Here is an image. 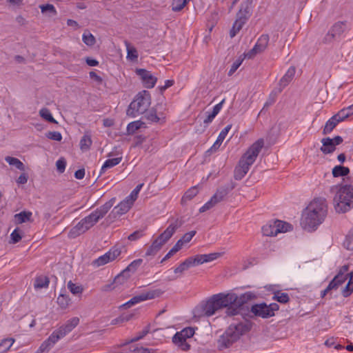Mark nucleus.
I'll return each instance as SVG.
<instances>
[{"mask_svg":"<svg viewBox=\"0 0 353 353\" xmlns=\"http://www.w3.org/2000/svg\"><path fill=\"white\" fill-rule=\"evenodd\" d=\"M327 215V204L325 199H314L304 210L302 219V227L309 231H314L321 225Z\"/></svg>","mask_w":353,"mask_h":353,"instance_id":"nucleus-1","label":"nucleus"},{"mask_svg":"<svg viewBox=\"0 0 353 353\" xmlns=\"http://www.w3.org/2000/svg\"><path fill=\"white\" fill-rule=\"evenodd\" d=\"M253 323L248 320L231 323L229 327L219 335L217 347L219 350L230 347L236 342L241 336L245 334L252 327Z\"/></svg>","mask_w":353,"mask_h":353,"instance_id":"nucleus-2","label":"nucleus"},{"mask_svg":"<svg viewBox=\"0 0 353 353\" xmlns=\"http://www.w3.org/2000/svg\"><path fill=\"white\" fill-rule=\"evenodd\" d=\"M263 143V139H259L242 156L234 171V177L236 180L242 179L248 173L250 167L254 163L262 149Z\"/></svg>","mask_w":353,"mask_h":353,"instance_id":"nucleus-3","label":"nucleus"},{"mask_svg":"<svg viewBox=\"0 0 353 353\" xmlns=\"http://www.w3.org/2000/svg\"><path fill=\"white\" fill-rule=\"evenodd\" d=\"M214 299L219 303V309L225 307L227 316H234L239 314L241 307L247 301L248 297L245 294L238 296L234 293H228L227 294L219 293L214 294Z\"/></svg>","mask_w":353,"mask_h":353,"instance_id":"nucleus-4","label":"nucleus"},{"mask_svg":"<svg viewBox=\"0 0 353 353\" xmlns=\"http://www.w3.org/2000/svg\"><path fill=\"white\" fill-rule=\"evenodd\" d=\"M353 205V185H345L340 188L334 198V209L338 213H345Z\"/></svg>","mask_w":353,"mask_h":353,"instance_id":"nucleus-5","label":"nucleus"},{"mask_svg":"<svg viewBox=\"0 0 353 353\" xmlns=\"http://www.w3.org/2000/svg\"><path fill=\"white\" fill-rule=\"evenodd\" d=\"M252 2L253 0H246L241 3V8L236 13V20L230 31V36L231 38H233L236 35L250 17L252 12Z\"/></svg>","mask_w":353,"mask_h":353,"instance_id":"nucleus-6","label":"nucleus"},{"mask_svg":"<svg viewBox=\"0 0 353 353\" xmlns=\"http://www.w3.org/2000/svg\"><path fill=\"white\" fill-rule=\"evenodd\" d=\"M293 230V226L285 221L275 220L270 221L262 228V232L268 236H276L281 232H286Z\"/></svg>","mask_w":353,"mask_h":353,"instance_id":"nucleus-7","label":"nucleus"},{"mask_svg":"<svg viewBox=\"0 0 353 353\" xmlns=\"http://www.w3.org/2000/svg\"><path fill=\"white\" fill-rule=\"evenodd\" d=\"M194 334V330L191 327H185L180 332H177L172 337V343L183 351H188L190 345L187 340Z\"/></svg>","mask_w":353,"mask_h":353,"instance_id":"nucleus-8","label":"nucleus"},{"mask_svg":"<svg viewBox=\"0 0 353 353\" xmlns=\"http://www.w3.org/2000/svg\"><path fill=\"white\" fill-rule=\"evenodd\" d=\"M279 306L276 303L267 305L265 303L255 304L251 307V312L255 316L267 319L274 316V312L279 310Z\"/></svg>","mask_w":353,"mask_h":353,"instance_id":"nucleus-9","label":"nucleus"},{"mask_svg":"<svg viewBox=\"0 0 353 353\" xmlns=\"http://www.w3.org/2000/svg\"><path fill=\"white\" fill-rule=\"evenodd\" d=\"M219 310V303L213 295L207 301L201 303L195 308L194 313L199 316H210Z\"/></svg>","mask_w":353,"mask_h":353,"instance_id":"nucleus-10","label":"nucleus"},{"mask_svg":"<svg viewBox=\"0 0 353 353\" xmlns=\"http://www.w3.org/2000/svg\"><path fill=\"white\" fill-rule=\"evenodd\" d=\"M163 292L160 289L149 290L147 292H144L139 295L134 296L130 300L127 301L126 303L122 304L119 308L120 309H128L131 307L132 306L141 303V301H144L149 299H153L157 297L160 296L162 294Z\"/></svg>","mask_w":353,"mask_h":353,"instance_id":"nucleus-11","label":"nucleus"},{"mask_svg":"<svg viewBox=\"0 0 353 353\" xmlns=\"http://www.w3.org/2000/svg\"><path fill=\"white\" fill-rule=\"evenodd\" d=\"M150 105V95L148 92L139 93L135 99L131 102L128 110H148Z\"/></svg>","mask_w":353,"mask_h":353,"instance_id":"nucleus-12","label":"nucleus"},{"mask_svg":"<svg viewBox=\"0 0 353 353\" xmlns=\"http://www.w3.org/2000/svg\"><path fill=\"white\" fill-rule=\"evenodd\" d=\"M180 226L181 223H179V221L176 219L173 223H171L166 230L154 241L160 243V246L162 248V246L172 237L176 229Z\"/></svg>","mask_w":353,"mask_h":353,"instance_id":"nucleus-13","label":"nucleus"},{"mask_svg":"<svg viewBox=\"0 0 353 353\" xmlns=\"http://www.w3.org/2000/svg\"><path fill=\"white\" fill-rule=\"evenodd\" d=\"M121 254V250L118 248L110 249V251L95 259L92 264L96 267L103 265L110 261H114Z\"/></svg>","mask_w":353,"mask_h":353,"instance_id":"nucleus-14","label":"nucleus"},{"mask_svg":"<svg viewBox=\"0 0 353 353\" xmlns=\"http://www.w3.org/2000/svg\"><path fill=\"white\" fill-rule=\"evenodd\" d=\"M345 30V23L339 21L333 25L327 34L325 36L323 41L325 43H331L337 37H339Z\"/></svg>","mask_w":353,"mask_h":353,"instance_id":"nucleus-15","label":"nucleus"},{"mask_svg":"<svg viewBox=\"0 0 353 353\" xmlns=\"http://www.w3.org/2000/svg\"><path fill=\"white\" fill-rule=\"evenodd\" d=\"M79 323L78 317H73L65 323V325L61 326L59 329L54 331L56 335H59L60 339L64 337L68 333L70 332Z\"/></svg>","mask_w":353,"mask_h":353,"instance_id":"nucleus-16","label":"nucleus"},{"mask_svg":"<svg viewBox=\"0 0 353 353\" xmlns=\"http://www.w3.org/2000/svg\"><path fill=\"white\" fill-rule=\"evenodd\" d=\"M236 183L231 181L228 184L219 187L215 194L212 196L217 203L222 201L224 198L236 187Z\"/></svg>","mask_w":353,"mask_h":353,"instance_id":"nucleus-17","label":"nucleus"},{"mask_svg":"<svg viewBox=\"0 0 353 353\" xmlns=\"http://www.w3.org/2000/svg\"><path fill=\"white\" fill-rule=\"evenodd\" d=\"M351 114H347L345 115H341L340 112H339L337 114L332 116L325 123L323 133V134H327L330 133L333 129L336 126V125L341 122L343 121L345 119L350 117Z\"/></svg>","mask_w":353,"mask_h":353,"instance_id":"nucleus-18","label":"nucleus"},{"mask_svg":"<svg viewBox=\"0 0 353 353\" xmlns=\"http://www.w3.org/2000/svg\"><path fill=\"white\" fill-rule=\"evenodd\" d=\"M136 73L140 77L146 88H152L154 86L157 79L150 72L145 69H137Z\"/></svg>","mask_w":353,"mask_h":353,"instance_id":"nucleus-19","label":"nucleus"},{"mask_svg":"<svg viewBox=\"0 0 353 353\" xmlns=\"http://www.w3.org/2000/svg\"><path fill=\"white\" fill-rule=\"evenodd\" d=\"M132 205L133 203L126 197L125 199L120 202L117 206L114 207L110 215H113V216L115 218L117 216L124 214L128 212Z\"/></svg>","mask_w":353,"mask_h":353,"instance_id":"nucleus-20","label":"nucleus"},{"mask_svg":"<svg viewBox=\"0 0 353 353\" xmlns=\"http://www.w3.org/2000/svg\"><path fill=\"white\" fill-rule=\"evenodd\" d=\"M59 339H60L59 335H56L53 332L48 339L42 343L39 349L35 353H48Z\"/></svg>","mask_w":353,"mask_h":353,"instance_id":"nucleus-21","label":"nucleus"},{"mask_svg":"<svg viewBox=\"0 0 353 353\" xmlns=\"http://www.w3.org/2000/svg\"><path fill=\"white\" fill-rule=\"evenodd\" d=\"M296 72V69L294 67L292 66L290 67L285 75L281 78V79L279 81L278 88V92H281L283 89L289 84V83L292 80L293 77H294Z\"/></svg>","mask_w":353,"mask_h":353,"instance_id":"nucleus-22","label":"nucleus"},{"mask_svg":"<svg viewBox=\"0 0 353 353\" xmlns=\"http://www.w3.org/2000/svg\"><path fill=\"white\" fill-rule=\"evenodd\" d=\"M88 230V229L84 223V221L81 219L74 227L70 229L68 236L70 239H74Z\"/></svg>","mask_w":353,"mask_h":353,"instance_id":"nucleus-23","label":"nucleus"},{"mask_svg":"<svg viewBox=\"0 0 353 353\" xmlns=\"http://www.w3.org/2000/svg\"><path fill=\"white\" fill-rule=\"evenodd\" d=\"M115 199L112 198L110 201L105 203L103 205L100 206L99 208H97L94 212L98 216V217L101 219L108 213V212L110 210V208L113 206Z\"/></svg>","mask_w":353,"mask_h":353,"instance_id":"nucleus-24","label":"nucleus"},{"mask_svg":"<svg viewBox=\"0 0 353 353\" xmlns=\"http://www.w3.org/2000/svg\"><path fill=\"white\" fill-rule=\"evenodd\" d=\"M333 141L329 137L323 138L321 140L323 145L320 148L321 151L325 154H330L336 150V147L333 144Z\"/></svg>","mask_w":353,"mask_h":353,"instance_id":"nucleus-25","label":"nucleus"},{"mask_svg":"<svg viewBox=\"0 0 353 353\" xmlns=\"http://www.w3.org/2000/svg\"><path fill=\"white\" fill-rule=\"evenodd\" d=\"M142 128H146V125L143 121H142L141 120L132 121L128 125L127 129H126V131H127L126 134L128 135L133 134L138 130H139Z\"/></svg>","mask_w":353,"mask_h":353,"instance_id":"nucleus-26","label":"nucleus"},{"mask_svg":"<svg viewBox=\"0 0 353 353\" xmlns=\"http://www.w3.org/2000/svg\"><path fill=\"white\" fill-rule=\"evenodd\" d=\"M32 216L31 212L22 211L18 214H14V220L15 224H21L30 221Z\"/></svg>","mask_w":353,"mask_h":353,"instance_id":"nucleus-27","label":"nucleus"},{"mask_svg":"<svg viewBox=\"0 0 353 353\" xmlns=\"http://www.w3.org/2000/svg\"><path fill=\"white\" fill-rule=\"evenodd\" d=\"M268 42H269L268 34H262L259 38L256 43L255 44V46L254 47L258 50V52H259L261 53L266 49V48L268 45Z\"/></svg>","mask_w":353,"mask_h":353,"instance_id":"nucleus-28","label":"nucleus"},{"mask_svg":"<svg viewBox=\"0 0 353 353\" xmlns=\"http://www.w3.org/2000/svg\"><path fill=\"white\" fill-rule=\"evenodd\" d=\"M199 193V190L197 186H193L188 190L184 195L183 196L181 203L182 205H185L187 201L192 199L197 194Z\"/></svg>","mask_w":353,"mask_h":353,"instance_id":"nucleus-29","label":"nucleus"},{"mask_svg":"<svg viewBox=\"0 0 353 353\" xmlns=\"http://www.w3.org/2000/svg\"><path fill=\"white\" fill-rule=\"evenodd\" d=\"M92 143V141L91 139V135L88 133H85L80 140V149L83 152L88 150L90 148Z\"/></svg>","mask_w":353,"mask_h":353,"instance_id":"nucleus-30","label":"nucleus"},{"mask_svg":"<svg viewBox=\"0 0 353 353\" xmlns=\"http://www.w3.org/2000/svg\"><path fill=\"white\" fill-rule=\"evenodd\" d=\"M49 283H50V279L48 276L41 275V276L36 277L34 283V287L36 289L48 288L49 285Z\"/></svg>","mask_w":353,"mask_h":353,"instance_id":"nucleus-31","label":"nucleus"},{"mask_svg":"<svg viewBox=\"0 0 353 353\" xmlns=\"http://www.w3.org/2000/svg\"><path fill=\"white\" fill-rule=\"evenodd\" d=\"M82 219L88 230L93 227L100 220L94 212H92L90 214Z\"/></svg>","mask_w":353,"mask_h":353,"instance_id":"nucleus-32","label":"nucleus"},{"mask_svg":"<svg viewBox=\"0 0 353 353\" xmlns=\"http://www.w3.org/2000/svg\"><path fill=\"white\" fill-rule=\"evenodd\" d=\"M5 161L10 165H13L21 171H25L26 170L24 164L17 158L8 156L5 158Z\"/></svg>","mask_w":353,"mask_h":353,"instance_id":"nucleus-33","label":"nucleus"},{"mask_svg":"<svg viewBox=\"0 0 353 353\" xmlns=\"http://www.w3.org/2000/svg\"><path fill=\"white\" fill-rule=\"evenodd\" d=\"M350 169L347 167L342 165H336L332 169V175L334 177L345 176L349 174Z\"/></svg>","mask_w":353,"mask_h":353,"instance_id":"nucleus-34","label":"nucleus"},{"mask_svg":"<svg viewBox=\"0 0 353 353\" xmlns=\"http://www.w3.org/2000/svg\"><path fill=\"white\" fill-rule=\"evenodd\" d=\"M121 160H122V157H116V158H113V159H109L106 160L101 168V173L104 172L105 170L108 168H112V167L118 165L119 163H120Z\"/></svg>","mask_w":353,"mask_h":353,"instance_id":"nucleus-35","label":"nucleus"},{"mask_svg":"<svg viewBox=\"0 0 353 353\" xmlns=\"http://www.w3.org/2000/svg\"><path fill=\"white\" fill-rule=\"evenodd\" d=\"M82 40L83 43L88 46H92L96 43L95 37L88 31H85L83 34Z\"/></svg>","mask_w":353,"mask_h":353,"instance_id":"nucleus-36","label":"nucleus"},{"mask_svg":"<svg viewBox=\"0 0 353 353\" xmlns=\"http://www.w3.org/2000/svg\"><path fill=\"white\" fill-rule=\"evenodd\" d=\"M22 234L23 232L19 228L14 229L10 234V240L9 243L15 244L19 242L22 239Z\"/></svg>","mask_w":353,"mask_h":353,"instance_id":"nucleus-37","label":"nucleus"},{"mask_svg":"<svg viewBox=\"0 0 353 353\" xmlns=\"http://www.w3.org/2000/svg\"><path fill=\"white\" fill-rule=\"evenodd\" d=\"M273 299L281 303H286L290 301V297L287 293L277 291L274 292Z\"/></svg>","mask_w":353,"mask_h":353,"instance_id":"nucleus-38","label":"nucleus"},{"mask_svg":"<svg viewBox=\"0 0 353 353\" xmlns=\"http://www.w3.org/2000/svg\"><path fill=\"white\" fill-rule=\"evenodd\" d=\"M14 339L12 338L5 339L0 343V353L7 352L12 345Z\"/></svg>","mask_w":353,"mask_h":353,"instance_id":"nucleus-39","label":"nucleus"},{"mask_svg":"<svg viewBox=\"0 0 353 353\" xmlns=\"http://www.w3.org/2000/svg\"><path fill=\"white\" fill-rule=\"evenodd\" d=\"M161 247L160 246V243L154 241L152 245L147 250L145 256H154L161 250Z\"/></svg>","mask_w":353,"mask_h":353,"instance_id":"nucleus-40","label":"nucleus"},{"mask_svg":"<svg viewBox=\"0 0 353 353\" xmlns=\"http://www.w3.org/2000/svg\"><path fill=\"white\" fill-rule=\"evenodd\" d=\"M130 276V274L124 270L114 278V283H115L116 285H121L127 281Z\"/></svg>","mask_w":353,"mask_h":353,"instance_id":"nucleus-41","label":"nucleus"},{"mask_svg":"<svg viewBox=\"0 0 353 353\" xmlns=\"http://www.w3.org/2000/svg\"><path fill=\"white\" fill-rule=\"evenodd\" d=\"M188 260L191 267L204 263L203 254H197L194 256L189 257Z\"/></svg>","mask_w":353,"mask_h":353,"instance_id":"nucleus-42","label":"nucleus"},{"mask_svg":"<svg viewBox=\"0 0 353 353\" xmlns=\"http://www.w3.org/2000/svg\"><path fill=\"white\" fill-rule=\"evenodd\" d=\"M196 233V232L195 230L185 233L179 240H178L177 243H179L180 245L183 247L185 243H189L192 240Z\"/></svg>","mask_w":353,"mask_h":353,"instance_id":"nucleus-43","label":"nucleus"},{"mask_svg":"<svg viewBox=\"0 0 353 353\" xmlns=\"http://www.w3.org/2000/svg\"><path fill=\"white\" fill-rule=\"evenodd\" d=\"M70 301V299L65 294H60L57 298V303L63 309H65L69 305Z\"/></svg>","mask_w":353,"mask_h":353,"instance_id":"nucleus-44","label":"nucleus"},{"mask_svg":"<svg viewBox=\"0 0 353 353\" xmlns=\"http://www.w3.org/2000/svg\"><path fill=\"white\" fill-rule=\"evenodd\" d=\"M68 288L73 294H81L83 292V288L81 285H77L70 281L68 283Z\"/></svg>","mask_w":353,"mask_h":353,"instance_id":"nucleus-45","label":"nucleus"},{"mask_svg":"<svg viewBox=\"0 0 353 353\" xmlns=\"http://www.w3.org/2000/svg\"><path fill=\"white\" fill-rule=\"evenodd\" d=\"M146 117L151 122L163 123L165 121V117L157 115V112H150Z\"/></svg>","mask_w":353,"mask_h":353,"instance_id":"nucleus-46","label":"nucleus"},{"mask_svg":"<svg viewBox=\"0 0 353 353\" xmlns=\"http://www.w3.org/2000/svg\"><path fill=\"white\" fill-rule=\"evenodd\" d=\"M143 260L141 259L133 261L125 269L129 274L130 272L134 273L137 268L141 265Z\"/></svg>","mask_w":353,"mask_h":353,"instance_id":"nucleus-47","label":"nucleus"},{"mask_svg":"<svg viewBox=\"0 0 353 353\" xmlns=\"http://www.w3.org/2000/svg\"><path fill=\"white\" fill-rule=\"evenodd\" d=\"M182 247L180 245L179 243H176V244L172 247V248L168 252V254L163 258L161 263H163L171 256H172L175 253L179 251Z\"/></svg>","mask_w":353,"mask_h":353,"instance_id":"nucleus-48","label":"nucleus"},{"mask_svg":"<svg viewBox=\"0 0 353 353\" xmlns=\"http://www.w3.org/2000/svg\"><path fill=\"white\" fill-rule=\"evenodd\" d=\"M243 60H244V57H242V56H240L239 57H238V59L232 63L231 68L230 69V70L228 72L229 76H232L235 72V71L241 65Z\"/></svg>","mask_w":353,"mask_h":353,"instance_id":"nucleus-49","label":"nucleus"},{"mask_svg":"<svg viewBox=\"0 0 353 353\" xmlns=\"http://www.w3.org/2000/svg\"><path fill=\"white\" fill-rule=\"evenodd\" d=\"M39 8L42 13L49 12L52 15L54 16L57 14V10L52 4H45L39 6Z\"/></svg>","mask_w":353,"mask_h":353,"instance_id":"nucleus-50","label":"nucleus"},{"mask_svg":"<svg viewBox=\"0 0 353 353\" xmlns=\"http://www.w3.org/2000/svg\"><path fill=\"white\" fill-rule=\"evenodd\" d=\"M127 44V57L130 60H135L138 58V53L135 48L130 46L128 43Z\"/></svg>","mask_w":353,"mask_h":353,"instance_id":"nucleus-51","label":"nucleus"},{"mask_svg":"<svg viewBox=\"0 0 353 353\" xmlns=\"http://www.w3.org/2000/svg\"><path fill=\"white\" fill-rule=\"evenodd\" d=\"M143 184L141 183L139 184L130 193V194L127 196V198L131 201L133 203L136 201V199L138 197L139 192H140L141 188L143 187Z\"/></svg>","mask_w":353,"mask_h":353,"instance_id":"nucleus-52","label":"nucleus"},{"mask_svg":"<svg viewBox=\"0 0 353 353\" xmlns=\"http://www.w3.org/2000/svg\"><path fill=\"white\" fill-rule=\"evenodd\" d=\"M190 265L186 259L183 263H181L177 268L174 270L175 274H182L185 270L190 268Z\"/></svg>","mask_w":353,"mask_h":353,"instance_id":"nucleus-53","label":"nucleus"},{"mask_svg":"<svg viewBox=\"0 0 353 353\" xmlns=\"http://www.w3.org/2000/svg\"><path fill=\"white\" fill-rule=\"evenodd\" d=\"M216 204H217L216 201L212 197H211L210 200L208 201L206 203H205V205H203L199 209V212L201 213L204 212L211 209L212 208H213Z\"/></svg>","mask_w":353,"mask_h":353,"instance_id":"nucleus-54","label":"nucleus"},{"mask_svg":"<svg viewBox=\"0 0 353 353\" xmlns=\"http://www.w3.org/2000/svg\"><path fill=\"white\" fill-rule=\"evenodd\" d=\"M204 263H208L216 260L219 257L221 256V254L219 252H213L208 254H203Z\"/></svg>","mask_w":353,"mask_h":353,"instance_id":"nucleus-55","label":"nucleus"},{"mask_svg":"<svg viewBox=\"0 0 353 353\" xmlns=\"http://www.w3.org/2000/svg\"><path fill=\"white\" fill-rule=\"evenodd\" d=\"M46 137L54 141H60L62 139V135L60 132L53 131V132H48L46 133Z\"/></svg>","mask_w":353,"mask_h":353,"instance_id":"nucleus-56","label":"nucleus"},{"mask_svg":"<svg viewBox=\"0 0 353 353\" xmlns=\"http://www.w3.org/2000/svg\"><path fill=\"white\" fill-rule=\"evenodd\" d=\"M353 292V283L348 281L345 287L342 290V294L344 297H347Z\"/></svg>","mask_w":353,"mask_h":353,"instance_id":"nucleus-57","label":"nucleus"},{"mask_svg":"<svg viewBox=\"0 0 353 353\" xmlns=\"http://www.w3.org/2000/svg\"><path fill=\"white\" fill-rule=\"evenodd\" d=\"M132 353H157V350L143 347H137L132 350Z\"/></svg>","mask_w":353,"mask_h":353,"instance_id":"nucleus-58","label":"nucleus"},{"mask_svg":"<svg viewBox=\"0 0 353 353\" xmlns=\"http://www.w3.org/2000/svg\"><path fill=\"white\" fill-rule=\"evenodd\" d=\"M347 249L353 250V228L350 230L346 236Z\"/></svg>","mask_w":353,"mask_h":353,"instance_id":"nucleus-59","label":"nucleus"},{"mask_svg":"<svg viewBox=\"0 0 353 353\" xmlns=\"http://www.w3.org/2000/svg\"><path fill=\"white\" fill-rule=\"evenodd\" d=\"M65 165H66V161L63 158L59 159L56 162L57 169L60 173H63L65 171Z\"/></svg>","mask_w":353,"mask_h":353,"instance_id":"nucleus-60","label":"nucleus"},{"mask_svg":"<svg viewBox=\"0 0 353 353\" xmlns=\"http://www.w3.org/2000/svg\"><path fill=\"white\" fill-rule=\"evenodd\" d=\"M232 128V125H228L224 129H223L219 134L217 139L219 141L223 142L225 139L226 135Z\"/></svg>","mask_w":353,"mask_h":353,"instance_id":"nucleus-61","label":"nucleus"},{"mask_svg":"<svg viewBox=\"0 0 353 353\" xmlns=\"http://www.w3.org/2000/svg\"><path fill=\"white\" fill-rule=\"evenodd\" d=\"M150 332V325H148L141 332L139 333V335L135 338L131 339L132 342L137 341L139 339L143 338Z\"/></svg>","mask_w":353,"mask_h":353,"instance_id":"nucleus-62","label":"nucleus"},{"mask_svg":"<svg viewBox=\"0 0 353 353\" xmlns=\"http://www.w3.org/2000/svg\"><path fill=\"white\" fill-rule=\"evenodd\" d=\"M40 115L49 122L57 123L56 120L53 118L50 112H39Z\"/></svg>","mask_w":353,"mask_h":353,"instance_id":"nucleus-63","label":"nucleus"},{"mask_svg":"<svg viewBox=\"0 0 353 353\" xmlns=\"http://www.w3.org/2000/svg\"><path fill=\"white\" fill-rule=\"evenodd\" d=\"M260 53L258 52V50L254 47L252 49H251L249 52L247 53L243 54L241 56L242 57L248 58V59H252L256 54Z\"/></svg>","mask_w":353,"mask_h":353,"instance_id":"nucleus-64","label":"nucleus"}]
</instances>
